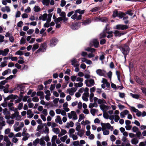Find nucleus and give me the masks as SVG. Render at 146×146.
<instances>
[{
  "label": "nucleus",
  "instance_id": "3c124183",
  "mask_svg": "<svg viewBox=\"0 0 146 146\" xmlns=\"http://www.w3.org/2000/svg\"><path fill=\"white\" fill-rule=\"evenodd\" d=\"M103 124L106 127V128L108 129L110 128L111 125L110 123H103Z\"/></svg>",
  "mask_w": 146,
  "mask_h": 146
},
{
  "label": "nucleus",
  "instance_id": "e2e57ef3",
  "mask_svg": "<svg viewBox=\"0 0 146 146\" xmlns=\"http://www.w3.org/2000/svg\"><path fill=\"white\" fill-rule=\"evenodd\" d=\"M34 30L33 29H30L27 32V33L29 35H31L32 34L34 31Z\"/></svg>",
  "mask_w": 146,
  "mask_h": 146
},
{
  "label": "nucleus",
  "instance_id": "2eb2a0df",
  "mask_svg": "<svg viewBox=\"0 0 146 146\" xmlns=\"http://www.w3.org/2000/svg\"><path fill=\"white\" fill-rule=\"evenodd\" d=\"M135 79L136 82L140 85L143 84V82L141 79L137 76H136L135 78Z\"/></svg>",
  "mask_w": 146,
  "mask_h": 146
},
{
  "label": "nucleus",
  "instance_id": "c756f323",
  "mask_svg": "<svg viewBox=\"0 0 146 146\" xmlns=\"http://www.w3.org/2000/svg\"><path fill=\"white\" fill-rule=\"evenodd\" d=\"M71 113H72L73 116H74L73 119L74 120L76 119H77V117L75 112L74 111H71Z\"/></svg>",
  "mask_w": 146,
  "mask_h": 146
},
{
  "label": "nucleus",
  "instance_id": "c03bdc74",
  "mask_svg": "<svg viewBox=\"0 0 146 146\" xmlns=\"http://www.w3.org/2000/svg\"><path fill=\"white\" fill-rule=\"evenodd\" d=\"M53 131L56 134H58L60 132L59 129L58 128H54L53 129Z\"/></svg>",
  "mask_w": 146,
  "mask_h": 146
},
{
  "label": "nucleus",
  "instance_id": "09e8293b",
  "mask_svg": "<svg viewBox=\"0 0 146 146\" xmlns=\"http://www.w3.org/2000/svg\"><path fill=\"white\" fill-rule=\"evenodd\" d=\"M23 22L22 21H20L18 23L17 25L18 27H21L23 26Z\"/></svg>",
  "mask_w": 146,
  "mask_h": 146
},
{
  "label": "nucleus",
  "instance_id": "680f3d73",
  "mask_svg": "<svg viewBox=\"0 0 146 146\" xmlns=\"http://www.w3.org/2000/svg\"><path fill=\"white\" fill-rule=\"evenodd\" d=\"M71 80L73 82H74L76 80V76H72L71 77Z\"/></svg>",
  "mask_w": 146,
  "mask_h": 146
},
{
  "label": "nucleus",
  "instance_id": "4d7b16f0",
  "mask_svg": "<svg viewBox=\"0 0 146 146\" xmlns=\"http://www.w3.org/2000/svg\"><path fill=\"white\" fill-rule=\"evenodd\" d=\"M36 94L37 96H40L44 95L43 92L41 91L37 92Z\"/></svg>",
  "mask_w": 146,
  "mask_h": 146
},
{
  "label": "nucleus",
  "instance_id": "b1692460",
  "mask_svg": "<svg viewBox=\"0 0 146 146\" xmlns=\"http://www.w3.org/2000/svg\"><path fill=\"white\" fill-rule=\"evenodd\" d=\"M90 23V19H88L82 22V25L86 26L89 25Z\"/></svg>",
  "mask_w": 146,
  "mask_h": 146
},
{
  "label": "nucleus",
  "instance_id": "dca6fc26",
  "mask_svg": "<svg viewBox=\"0 0 146 146\" xmlns=\"http://www.w3.org/2000/svg\"><path fill=\"white\" fill-rule=\"evenodd\" d=\"M100 107L101 110L103 111H104V109L106 110H108L109 109L108 107L105 105L104 104H102L100 106Z\"/></svg>",
  "mask_w": 146,
  "mask_h": 146
},
{
  "label": "nucleus",
  "instance_id": "a19ab883",
  "mask_svg": "<svg viewBox=\"0 0 146 146\" xmlns=\"http://www.w3.org/2000/svg\"><path fill=\"white\" fill-rule=\"evenodd\" d=\"M25 128L23 129V131L22 132V136H29V134L28 133H26Z\"/></svg>",
  "mask_w": 146,
  "mask_h": 146
},
{
  "label": "nucleus",
  "instance_id": "a18cd8bd",
  "mask_svg": "<svg viewBox=\"0 0 146 146\" xmlns=\"http://www.w3.org/2000/svg\"><path fill=\"white\" fill-rule=\"evenodd\" d=\"M44 127L43 125H39L38 126L36 130V131H39L41 129Z\"/></svg>",
  "mask_w": 146,
  "mask_h": 146
},
{
  "label": "nucleus",
  "instance_id": "a878e982",
  "mask_svg": "<svg viewBox=\"0 0 146 146\" xmlns=\"http://www.w3.org/2000/svg\"><path fill=\"white\" fill-rule=\"evenodd\" d=\"M98 111V110L95 109H91L90 110V113L93 116L95 115V113Z\"/></svg>",
  "mask_w": 146,
  "mask_h": 146
},
{
  "label": "nucleus",
  "instance_id": "bf43d9fd",
  "mask_svg": "<svg viewBox=\"0 0 146 146\" xmlns=\"http://www.w3.org/2000/svg\"><path fill=\"white\" fill-rule=\"evenodd\" d=\"M122 140L125 143L129 142V141L127 139V138L124 136L123 137Z\"/></svg>",
  "mask_w": 146,
  "mask_h": 146
},
{
  "label": "nucleus",
  "instance_id": "69168bd1",
  "mask_svg": "<svg viewBox=\"0 0 146 146\" xmlns=\"http://www.w3.org/2000/svg\"><path fill=\"white\" fill-rule=\"evenodd\" d=\"M110 139L111 141L113 142L116 139L115 136L113 135H111L110 136Z\"/></svg>",
  "mask_w": 146,
  "mask_h": 146
},
{
  "label": "nucleus",
  "instance_id": "338daca9",
  "mask_svg": "<svg viewBox=\"0 0 146 146\" xmlns=\"http://www.w3.org/2000/svg\"><path fill=\"white\" fill-rule=\"evenodd\" d=\"M29 96H25L23 97V102H26L27 100V99L29 98Z\"/></svg>",
  "mask_w": 146,
  "mask_h": 146
},
{
  "label": "nucleus",
  "instance_id": "1a4fd4ad",
  "mask_svg": "<svg viewBox=\"0 0 146 146\" xmlns=\"http://www.w3.org/2000/svg\"><path fill=\"white\" fill-rule=\"evenodd\" d=\"M9 52V50L8 48L5 49L4 50H0V54L3 56H6Z\"/></svg>",
  "mask_w": 146,
  "mask_h": 146
},
{
  "label": "nucleus",
  "instance_id": "6e6552de",
  "mask_svg": "<svg viewBox=\"0 0 146 146\" xmlns=\"http://www.w3.org/2000/svg\"><path fill=\"white\" fill-rule=\"evenodd\" d=\"M80 25L79 23L72 24L70 26V28L73 30H77L80 27Z\"/></svg>",
  "mask_w": 146,
  "mask_h": 146
},
{
  "label": "nucleus",
  "instance_id": "a211bd4d",
  "mask_svg": "<svg viewBox=\"0 0 146 146\" xmlns=\"http://www.w3.org/2000/svg\"><path fill=\"white\" fill-rule=\"evenodd\" d=\"M55 121L56 122H58L60 124H62V123L60 117L59 115L57 116L56 118L55 119Z\"/></svg>",
  "mask_w": 146,
  "mask_h": 146
},
{
  "label": "nucleus",
  "instance_id": "13d9d810",
  "mask_svg": "<svg viewBox=\"0 0 146 146\" xmlns=\"http://www.w3.org/2000/svg\"><path fill=\"white\" fill-rule=\"evenodd\" d=\"M107 75L108 78L111 79L112 75V72L111 71H109L107 73Z\"/></svg>",
  "mask_w": 146,
  "mask_h": 146
},
{
  "label": "nucleus",
  "instance_id": "4c0bfd02",
  "mask_svg": "<svg viewBox=\"0 0 146 146\" xmlns=\"http://www.w3.org/2000/svg\"><path fill=\"white\" fill-rule=\"evenodd\" d=\"M100 9L99 7H97L93 8L91 10L92 12H94L98 11Z\"/></svg>",
  "mask_w": 146,
  "mask_h": 146
},
{
  "label": "nucleus",
  "instance_id": "393cba45",
  "mask_svg": "<svg viewBox=\"0 0 146 146\" xmlns=\"http://www.w3.org/2000/svg\"><path fill=\"white\" fill-rule=\"evenodd\" d=\"M84 10H81L80 9H78L75 11L76 13H79L80 15L83 14L84 13Z\"/></svg>",
  "mask_w": 146,
  "mask_h": 146
},
{
  "label": "nucleus",
  "instance_id": "0eeeda50",
  "mask_svg": "<svg viewBox=\"0 0 146 146\" xmlns=\"http://www.w3.org/2000/svg\"><path fill=\"white\" fill-rule=\"evenodd\" d=\"M96 72L98 75L100 76H104L106 73V71L104 70L98 69L96 70Z\"/></svg>",
  "mask_w": 146,
  "mask_h": 146
},
{
  "label": "nucleus",
  "instance_id": "6e6d98bb",
  "mask_svg": "<svg viewBox=\"0 0 146 146\" xmlns=\"http://www.w3.org/2000/svg\"><path fill=\"white\" fill-rule=\"evenodd\" d=\"M57 18L59 22H60L62 21H63L64 22H65L67 21L66 20H65V19H64L62 18V17H58Z\"/></svg>",
  "mask_w": 146,
  "mask_h": 146
},
{
  "label": "nucleus",
  "instance_id": "0e129e2a",
  "mask_svg": "<svg viewBox=\"0 0 146 146\" xmlns=\"http://www.w3.org/2000/svg\"><path fill=\"white\" fill-rule=\"evenodd\" d=\"M119 96L121 98H123L125 96V94L123 93L119 92Z\"/></svg>",
  "mask_w": 146,
  "mask_h": 146
},
{
  "label": "nucleus",
  "instance_id": "052dcab7",
  "mask_svg": "<svg viewBox=\"0 0 146 146\" xmlns=\"http://www.w3.org/2000/svg\"><path fill=\"white\" fill-rule=\"evenodd\" d=\"M132 97L135 99H138L139 98V96L137 94H131Z\"/></svg>",
  "mask_w": 146,
  "mask_h": 146
},
{
  "label": "nucleus",
  "instance_id": "412c9836",
  "mask_svg": "<svg viewBox=\"0 0 146 146\" xmlns=\"http://www.w3.org/2000/svg\"><path fill=\"white\" fill-rule=\"evenodd\" d=\"M12 118L13 117H18L19 118H21V117L20 115H19V112L18 111L15 112L14 114H13L12 115Z\"/></svg>",
  "mask_w": 146,
  "mask_h": 146
},
{
  "label": "nucleus",
  "instance_id": "de8ad7c7",
  "mask_svg": "<svg viewBox=\"0 0 146 146\" xmlns=\"http://www.w3.org/2000/svg\"><path fill=\"white\" fill-rule=\"evenodd\" d=\"M16 55H18L20 56H21L23 55V53L20 50L17 51L15 53Z\"/></svg>",
  "mask_w": 146,
  "mask_h": 146
},
{
  "label": "nucleus",
  "instance_id": "aec40b11",
  "mask_svg": "<svg viewBox=\"0 0 146 146\" xmlns=\"http://www.w3.org/2000/svg\"><path fill=\"white\" fill-rule=\"evenodd\" d=\"M39 47L38 44L36 43L35 44H34L33 45V48H32V51L34 52L36 49H38Z\"/></svg>",
  "mask_w": 146,
  "mask_h": 146
},
{
  "label": "nucleus",
  "instance_id": "7ed1b4c3",
  "mask_svg": "<svg viewBox=\"0 0 146 146\" xmlns=\"http://www.w3.org/2000/svg\"><path fill=\"white\" fill-rule=\"evenodd\" d=\"M58 40L55 37L52 38L50 40L49 46L51 47L55 46L58 42Z\"/></svg>",
  "mask_w": 146,
  "mask_h": 146
},
{
  "label": "nucleus",
  "instance_id": "f3484780",
  "mask_svg": "<svg viewBox=\"0 0 146 146\" xmlns=\"http://www.w3.org/2000/svg\"><path fill=\"white\" fill-rule=\"evenodd\" d=\"M131 142L133 145H136L138 143L139 140L137 138H134L131 140Z\"/></svg>",
  "mask_w": 146,
  "mask_h": 146
},
{
  "label": "nucleus",
  "instance_id": "f257e3e1",
  "mask_svg": "<svg viewBox=\"0 0 146 146\" xmlns=\"http://www.w3.org/2000/svg\"><path fill=\"white\" fill-rule=\"evenodd\" d=\"M119 48L123 55H127L129 52V48L126 44L121 45Z\"/></svg>",
  "mask_w": 146,
  "mask_h": 146
},
{
  "label": "nucleus",
  "instance_id": "72a5a7b5",
  "mask_svg": "<svg viewBox=\"0 0 146 146\" xmlns=\"http://www.w3.org/2000/svg\"><path fill=\"white\" fill-rule=\"evenodd\" d=\"M119 13H118L117 11H114L113 12V16L114 17H118Z\"/></svg>",
  "mask_w": 146,
  "mask_h": 146
},
{
  "label": "nucleus",
  "instance_id": "f03ea898",
  "mask_svg": "<svg viewBox=\"0 0 146 146\" xmlns=\"http://www.w3.org/2000/svg\"><path fill=\"white\" fill-rule=\"evenodd\" d=\"M99 42L96 39H94L90 42L89 45L92 47L94 46L95 48L98 47Z\"/></svg>",
  "mask_w": 146,
  "mask_h": 146
},
{
  "label": "nucleus",
  "instance_id": "864d4df0",
  "mask_svg": "<svg viewBox=\"0 0 146 146\" xmlns=\"http://www.w3.org/2000/svg\"><path fill=\"white\" fill-rule=\"evenodd\" d=\"M136 135L137 137L139 138V139H140V137L141 135V132L140 131H138L136 132Z\"/></svg>",
  "mask_w": 146,
  "mask_h": 146
},
{
  "label": "nucleus",
  "instance_id": "bb28decb",
  "mask_svg": "<svg viewBox=\"0 0 146 146\" xmlns=\"http://www.w3.org/2000/svg\"><path fill=\"white\" fill-rule=\"evenodd\" d=\"M106 128H105L104 129V128H102V131H103V134L105 135H108L109 134V131L107 130H104Z\"/></svg>",
  "mask_w": 146,
  "mask_h": 146
},
{
  "label": "nucleus",
  "instance_id": "6ab92c4d",
  "mask_svg": "<svg viewBox=\"0 0 146 146\" xmlns=\"http://www.w3.org/2000/svg\"><path fill=\"white\" fill-rule=\"evenodd\" d=\"M42 2L44 5L48 6L49 4L50 0H42Z\"/></svg>",
  "mask_w": 146,
  "mask_h": 146
},
{
  "label": "nucleus",
  "instance_id": "4be33fe9",
  "mask_svg": "<svg viewBox=\"0 0 146 146\" xmlns=\"http://www.w3.org/2000/svg\"><path fill=\"white\" fill-rule=\"evenodd\" d=\"M76 130L78 132H79L80 131V129L81 128V126L80 123L77 122L76 124Z\"/></svg>",
  "mask_w": 146,
  "mask_h": 146
},
{
  "label": "nucleus",
  "instance_id": "8fccbe9b",
  "mask_svg": "<svg viewBox=\"0 0 146 146\" xmlns=\"http://www.w3.org/2000/svg\"><path fill=\"white\" fill-rule=\"evenodd\" d=\"M23 103H19L18 106V108L19 110H21L23 107Z\"/></svg>",
  "mask_w": 146,
  "mask_h": 146
},
{
  "label": "nucleus",
  "instance_id": "79ce46f5",
  "mask_svg": "<svg viewBox=\"0 0 146 146\" xmlns=\"http://www.w3.org/2000/svg\"><path fill=\"white\" fill-rule=\"evenodd\" d=\"M126 14H128L130 16H132L133 15V11L132 10H130L127 11L126 12Z\"/></svg>",
  "mask_w": 146,
  "mask_h": 146
},
{
  "label": "nucleus",
  "instance_id": "cd10ccee",
  "mask_svg": "<svg viewBox=\"0 0 146 146\" xmlns=\"http://www.w3.org/2000/svg\"><path fill=\"white\" fill-rule=\"evenodd\" d=\"M34 9V11L36 12H38L41 10L40 8L38 6H35Z\"/></svg>",
  "mask_w": 146,
  "mask_h": 146
},
{
  "label": "nucleus",
  "instance_id": "ddd939ff",
  "mask_svg": "<svg viewBox=\"0 0 146 146\" xmlns=\"http://www.w3.org/2000/svg\"><path fill=\"white\" fill-rule=\"evenodd\" d=\"M59 15L60 16V17H62V18L65 19L66 21L68 20V18L66 17V14L65 12H62L59 14Z\"/></svg>",
  "mask_w": 146,
  "mask_h": 146
},
{
  "label": "nucleus",
  "instance_id": "ea45409f",
  "mask_svg": "<svg viewBox=\"0 0 146 146\" xmlns=\"http://www.w3.org/2000/svg\"><path fill=\"white\" fill-rule=\"evenodd\" d=\"M66 2L65 0H61L60 4L61 7H64L66 5Z\"/></svg>",
  "mask_w": 146,
  "mask_h": 146
},
{
  "label": "nucleus",
  "instance_id": "9b49d317",
  "mask_svg": "<svg viewBox=\"0 0 146 146\" xmlns=\"http://www.w3.org/2000/svg\"><path fill=\"white\" fill-rule=\"evenodd\" d=\"M46 45L47 43L46 42H44L41 44L40 48H42V52H44L46 50Z\"/></svg>",
  "mask_w": 146,
  "mask_h": 146
},
{
  "label": "nucleus",
  "instance_id": "603ef678",
  "mask_svg": "<svg viewBox=\"0 0 146 146\" xmlns=\"http://www.w3.org/2000/svg\"><path fill=\"white\" fill-rule=\"evenodd\" d=\"M39 99L37 97H33L32 98V100L33 101L35 102H37L39 101Z\"/></svg>",
  "mask_w": 146,
  "mask_h": 146
},
{
  "label": "nucleus",
  "instance_id": "774afa93",
  "mask_svg": "<svg viewBox=\"0 0 146 146\" xmlns=\"http://www.w3.org/2000/svg\"><path fill=\"white\" fill-rule=\"evenodd\" d=\"M79 144V141H74L73 143V145L74 146H77Z\"/></svg>",
  "mask_w": 146,
  "mask_h": 146
},
{
  "label": "nucleus",
  "instance_id": "37998d69",
  "mask_svg": "<svg viewBox=\"0 0 146 146\" xmlns=\"http://www.w3.org/2000/svg\"><path fill=\"white\" fill-rule=\"evenodd\" d=\"M132 130L133 132H136L139 131V129L136 126H134L133 127Z\"/></svg>",
  "mask_w": 146,
  "mask_h": 146
},
{
  "label": "nucleus",
  "instance_id": "9d476101",
  "mask_svg": "<svg viewBox=\"0 0 146 146\" xmlns=\"http://www.w3.org/2000/svg\"><path fill=\"white\" fill-rule=\"evenodd\" d=\"M113 34L115 36L120 37L121 35H123L125 34L124 33H120L118 31L115 30L113 32Z\"/></svg>",
  "mask_w": 146,
  "mask_h": 146
},
{
  "label": "nucleus",
  "instance_id": "7c9ffc66",
  "mask_svg": "<svg viewBox=\"0 0 146 146\" xmlns=\"http://www.w3.org/2000/svg\"><path fill=\"white\" fill-rule=\"evenodd\" d=\"M71 62H72V65L74 67H75V64L77 62V61L76 59L75 58H73V59L71 60Z\"/></svg>",
  "mask_w": 146,
  "mask_h": 146
},
{
  "label": "nucleus",
  "instance_id": "e433bc0d",
  "mask_svg": "<svg viewBox=\"0 0 146 146\" xmlns=\"http://www.w3.org/2000/svg\"><path fill=\"white\" fill-rule=\"evenodd\" d=\"M84 118V115L82 113L79 116V119L78 120V122L82 120Z\"/></svg>",
  "mask_w": 146,
  "mask_h": 146
},
{
  "label": "nucleus",
  "instance_id": "5fc2aeb1",
  "mask_svg": "<svg viewBox=\"0 0 146 146\" xmlns=\"http://www.w3.org/2000/svg\"><path fill=\"white\" fill-rule=\"evenodd\" d=\"M115 118L114 119L115 121V122H117L120 119V117L118 115H115L114 116Z\"/></svg>",
  "mask_w": 146,
  "mask_h": 146
},
{
  "label": "nucleus",
  "instance_id": "58836bf2",
  "mask_svg": "<svg viewBox=\"0 0 146 146\" xmlns=\"http://www.w3.org/2000/svg\"><path fill=\"white\" fill-rule=\"evenodd\" d=\"M7 61H4L3 62H1V64L0 65V66L1 67H3L7 66V64L6 63Z\"/></svg>",
  "mask_w": 146,
  "mask_h": 146
},
{
  "label": "nucleus",
  "instance_id": "2f4dec72",
  "mask_svg": "<svg viewBox=\"0 0 146 146\" xmlns=\"http://www.w3.org/2000/svg\"><path fill=\"white\" fill-rule=\"evenodd\" d=\"M80 131V133L78 132L77 133V135H79L80 137H82L84 135V131L82 129H81Z\"/></svg>",
  "mask_w": 146,
  "mask_h": 146
},
{
  "label": "nucleus",
  "instance_id": "5701e85b",
  "mask_svg": "<svg viewBox=\"0 0 146 146\" xmlns=\"http://www.w3.org/2000/svg\"><path fill=\"white\" fill-rule=\"evenodd\" d=\"M52 13H49L48 15V19L46 20V22L48 23H49L51 20V18L52 16Z\"/></svg>",
  "mask_w": 146,
  "mask_h": 146
},
{
  "label": "nucleus",
  "instance_id": "f704fd0d",
  "mask_svg": "<svg viewBox=\"0 0 146 146\" xmlns=\"http://www.w3.org/2000/svg\"><path fill=\"white\" fill-rule=\"evenodd\" d=\"M130 110L131 111H132L133 112L137 113V111H138V110L135 108L133 106L130 107Z\"/></svg>",
  "mask_w": 146,
  "mask_h": 146
},
{
  "label": "nucleus",
  "instance_id": "49530a36",
  "mask_svg": "<svg viewBox=\"0 0 146 146\" xmlns=\"http://www.w3.org/2000/svg\"><path fill=\"white\" fill-rule=\"evenodd\" d=\"M26 41L25 39L23 37L21 39L20 44H24L25 43Z\"/></svg>",
  "mask_w": 146,
  "mask_h": 146
},
{
  "label": "nucleus",
  "instance_id": "4468645a",
  "mask_svg": "<svg viewBox=\"0 0 146 146\" xmlns=\"http://www.w3.org/2000/svg\"><path fill=\"white\" fill-rule=\"evenodd\" d=\"M17 88L18 90H20V91H23L25 88V86L22 84H17Z\"/></svg>",
  "mask_w": 146,
  "mask_h": 146
},
{
  "label": "nucleus",
  "instance_id": "c85d7f7f",
  "mask_svg": "<svg viewBox=\"0 0 146 146\" xmlns=\"http://www.w3.org/2000/svg\"><path fill=\"white\" fill-rule=\"evenodd\" d=\"M44 125H46L45 126V130L44 131V132L45 134H47V135H48V134L49 132V129L48 127L46 126V123H44Z\"/></svg>",
  "mask_w": 146,
  "mask_h": 146
},
{
  "label": "nucleus",
  "instance_id": "423d86ee",
  "mask_svg": "<svg viewBox=\"0 0 146 146\" xmlns=\"http://www.w3.org/2000/svg\"><path fill=\"white\" fill-rule=\"evenodd\" d=\"M18 96L17 95H14L13 94H11L8 96L7 97H4V101L7 102V101L10 99H15L17 98Z\"/></svg>",
  "mask_w": 146,
  "mask_h": 146
},
{
  "label": "nucleus",
  "instance_id": "20e7f679",
  "mask_svg": "<svg viewBox=\"0 0 146 146\" xmlns=\"http://www.w3.org/2000/svg\"><path fill=\"white\" fill-rule=\"evenodd\" d=\"M85 83L86 86L88 87H90L94 86L95 84L94 80L92 79H90L89 80H86Z\"/></svg>",
  "mask_w": 146,
  "mask_h": 146
},
{
  "label": "nucleus",
  "instance_id": "39448f33",
  "mask_svg": "<svg viewBox=\"0 0 146 146\" xmlns=\"http://www.w3.org/2000/svg\"><path fill=\"white\" fill-rule=\"evenodd\" d=\"M128 28V26L126 25L119 24L116 26L115 28V29L119 30H123L126 29Z\"/></svg>",
  "mask_w": 146,
  "mask_h": 146
},
{
  "label": "nucleus",
  "instance_id": "c9c22d12",
  "mask_svg": "<svg viewBox=\"0 0 146 146\" xmlns=\"http://www.w3.org/2000/svg\"><path fill=\"white\" fill-rule=\"evenodd\" d=\"M68 136L67 135H65L63 137H61L60 139L62 142H64L65 140L67 138Z\"/></svg>",
  "mask_w": 146,
  "mask_h": 146
},
{
  "label": "nucleus",
  "instance_id": "f8f14e48",
  "mask_svg": "<svg viewBox=\"0 0 146 146\" xmlns=\"http://www.w3.org/2000/svg\"><path fill=\"white\" fill-rule=\"evenodd\" d=\"M47 16V14L44 13L39 17V19L40 20H42L43 21H45L46 20Z\"/></svg>",
  "mask_w": 146,
  "mask_h": 146
},
{
  "label": "nucleus",
  "instance_id": "473e14b6",
  "mask_svg": "<svg viewBox=\"0 0 146 146\" xmlns=\"http://www.w3.org/2000/svg\"><path fill=\"white\" fill-rule=\"evenodd\" d=\"M39 141L40 139L37 138L33 142V145L35 146H36L39 143Z\"/></svg>",
  "mask_w": 146,
  "mask_h": 146
}]
</instances>
